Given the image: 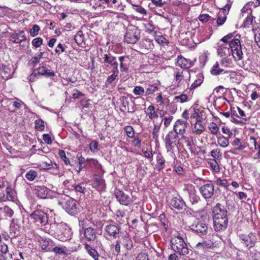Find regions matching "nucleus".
I'll use <instances>...</instances> for the list:
<instances>
[{
  "mask_svg": "<svg viewBox=\"0 0 260 260\" xmlns=\"http://www.w3.org/2000/svg\"><path fill=\"white\" fill-rule=\"evenodd\" d=\"M190 229L199 235H204L207 234L208 227L204 221L196 219L190 225Z\"/></svg>",
  "mask_w": 260,
  "mask_h": 260,
  "instance_id": "9d476101",
  "label": "nucleus"
},
{
  "mask_svg": "<svg viewBox=\"0 0 260 260\" xmlns=\"http://www.w3.org/2000/svg\"><path fill=\"white\" fill-rule=\"evenodd\" d=\"M178 135L173 131H170L166 135L165 139L166 148L167 151H171L177 146Z\"/></svg>",
  "mask_w": 260,
  "mask_h": 260,
  "instance_id": "6e6552de",
  "label": "nucleus"
},
{
  "mask_svg": "<svg viewBox=\"0 0 260 260\" xmlns=\"http://www.w3.org/2000/svg\"><path fill=\"white\" fill-rule=\"evenodd\" d=\"M235 32L230 33L223 37L220 41L227 43L231 49L232 55L236 61H240L243 58L242 46L239 39L235 38Z\"/></svg>",
  "mask_w": 260,
  "mask_h": 260,
  "instance_id": "7ed1b4c3",
  "label": "nucleus"
},
{
  "mask_svg": "<svg viewBox=\"0 0 260 260\" xmlns=\"http://www.w3.org/2000/svg\"><path fill=\"white\" fill-rule=\"evenodd\" d=\"M185 205L181 197H174L170 201V205L172 209L177 210H182Z\"/></svg>",
  "mask_w": 260,
  "mask_h": 260,
  "instance_id": "dca6fc26",
  "label": "nucleus"
},
{
  "mask_svg": "<svg viewBox=\"0 0 260 260\" xmlns=\"http://www.w3.org/2000/svg\"><path fill=\"white\" fill-rule=\"evenodd\" d=\"M227 213L226 208L220 203L216 204L213 208V228L215 231L222 232L226 229L228 223Z\"/></svg>",
  "mask_w": 260,
  "mask_h": 260,
  "instance_id": "f257e3e1",
  "label": "nucleus"
},
{
  "mask_svg": "<svg viewBox=\"0 0 260 260\" xmlns=\"http://www.w3.org/2000/svg\"><path fill=\"white\" fill-rule=\"evenodd\" d=\"M26 39L25 32L23 30L19 31L17 33L11 34L10 40L15 43H20Z\"/></svg>",
  "mask_w": 260,
  "mask_h": 260,
  "instance_id": "a211bd4d",
  "label": "nucleus"
},
{
  "mask_svg": "<svg viewBox=\"0 0 260 260\" xmlns=\"http://www.w3.org/2000/svg\"><path fill=\"white\" fill-rule=\"evenodd\" d=\"M74 40L78 44H81L83 41V35L81 30L78 31L74 37Z\"/></svg>",
  "mask_w": 260,
  "mask_h": 260,
  "instance_id": "5fc2aeb1",
  "label": "nucleus"
},
{
  "mask_svg": "<svg viewBox=\"0 0 260 260\" xmlns=\"http://www.w3.org/2000/svg\"><path fill=\"white\" fill-rule=\"evenodd\" d=\"M217 53L221 57H225L230 55L232 51L231 49L228 46L227 43L220 41L218 43Z\"/></svg>",
  "mask_w": 260,
  "mask_h": 260,
  "instance_id": "f3484780",
  "label": "nucleus"
},
{
  "mask_svg": "<svg viewBox=\"0 0 260 260\" xmlns=\"http://www.w3.org/2000/svg\"><path fill=\"white\" fill-rule=\"evenodd\" d=\"M124 130L128 137L132 138L134 137L135 131L132 126L127 125L125 126Z\"/></svg>",
  "mask_w": 260,
  "mask_h": 260,
  "instance_id": "3c124183",
  "label": "nucleus"
},
{
  "mask_svg": "<svg viewBox=\"0 0 260 260\" xmlns=\"http://www.w3.org/2000/svg\"><path fill=\"white\" fill-rule=\"evenodd\" d=\"M217 141L218 144L221 147H226L229 145V138H225L224 136H220L217 138Z\"/></svg>",
  "mask_w": 260,
  "mask_h": 260,
  "instance_id": "4c0bfd02",
  "label": "nucleus"
},
{
  "mask_svg": "<svg viewBox=\"0 0 260 260\" xmlns=\"http://www.w3.org/2000/svg\"><path fill=\"white\" fill-rule=\"evenodd\" d=\"M174 81L177 87L184 89L188 86L190 74L187 71H183L176 69L174 73Z\"/></svg>",
  "mask_w": 260,
  "mask_h": 260,
  "instance_id": "423d86ee",
  "label": "nucleus"
},
{
  "mask_svg": "<svg viewBox=\"0 0 260 260\" xmlns=\"http://www.w3.org/2000/svg\"><path fill=\"white\" fill-rule=\"evenodd\" d=\"M214 183L217 185L224 187H227L229 186L228 181L225 179L217 178L214 181Z\"/></svg>",
  "mask_w": 260,
  "mask_h": 260,
  "instance_id": "603ef678",
  "label": "nucleus"
},
{
  "mask_svg": "<svg viewBox=\"0 0 260 260\" xmlns=\"http://www.w3.org/2000/svg\"><path fill=\"white\" fill-rule=\"evenodd\" d=\"M152 4L155 5L156 7H160L163 9V10L165 9V5H166L167 3L165 1H162V0H151Z\"/></svg>",
  "mask_w": 260,
  "mask_h": 260,
  "instance_id": "052dcab7",
  "label": "nucleus"
},
{
  "mask_svg": "<svg viewBox=\"0 0 260 260\" xmlns=\"http://www.w3.org/2000/svg\"><path fill=\"white\" fill-rule=\"evenodd\" d=\"M84 248L87 253L92 257L94 260H98L99 254L97 251L87 243L84 244Z\"/></svg>",
  "mask_w": 260,
  "mask_h": 260,
  "instance_id": "cd10ccee",
  "label": "nucleus"
},
{
  "mask_svg": "<svg viewBox=\"0 0 260 260\" xmlns=\"http://www.w3.org/2000/svg\"><path fill=\"white\" fill-rule=\"evenodd\" d=\"M223 72L224 73H227L226 71H224L223 69L219 68V65L218 62H216V64L213 66L211 70V73L213 75H217Z\"/></svg>",
  "mask_w": 260,
  "mask_h": 260,
  "instance_id": "a19ab883",
  "label": "nucleus"
},
{
  "mask_svg": "<svg viewBox=\"0 0 260 260\" xmlns=\"http://www.w3.org/2000/svg\"><path fill=\"white\" fill-rule=\"evenodd\" d=\"M93 186L99 192L104 191L106 188L105 180L101 177L95 178L93 182Z\"/></svg>",
  "mask_w": 260,
  "mask_h": 260,
  "instance_id": "5701e85b",
  "label": "nucleus"
},
{
  "mask_svg": "<svg viewBox=\"0 0 260 260\" xmlns=\"http://www.w3.org/2000/svg\"><path fill=\"white\" fill-rule=\"evenodd\" d=\"M146 112L147 115L152 121L153 123L159 122L158 115L155 110V107L153 105L148 106Z\"/></svg>",
  "mask_w": 260,
  "mask_h": 260,
  "instance_id": "4be33fe9",
  "label": "nucleus"
},
{
  "mask_svg": "<svg viewBox=\"0 0 260 260\" xmlns=\"http://www.w3.org/2000/svg\"><path fill=\"white\" fill-rule=\"evenodd\" d=\"M183 191L187 192L189 197V201L192 205L197 204L200 201V197L193 192L194 187L192 185L190 184L184 185Z\"/></svg>",
  "mask_w": 260,
  "mask_h": 260,
  "instance_id": "f8f14e48",
  "label": "nucleus"
},
{
  "mask_svg": "<svg viewBox=\"0 0 260 260\" xmlns=\"http://www.w3.org/2000/svg\"><path fill=\"white\" fill-rule=\"evenodd\" d=\"M201 113L200 112L199 109H194L193 112L190 117V122L191 124L196 123V121L199 122L201 121L200 117Z\"/></svg>",
  "mask_w": 260,
  "mask_h": 260,
  "instance_id": "72a5a7b5",
  "label": "nucleus"
},
{
  "mask_svg": "<svg viewBox=\"0 0 260 260\" xmlns=\"http://www.w3.org/2000/svg\"><path fill=\"white\" fill-rule=\"evenodd\" d=\"M162 122V120H159V122L156 123H153L154 125V128L152 132L153 137L155 136H157V134L159 131L160 126Z\"/></svg>",
  "mask_w": 260,
  "mask_h": 260,
  "instance_id": "13d9d810",
  "label": "nucleus"
},
{
  "mask_svg": "<svg viewBox=\"0 0 260 260\" xmlns=\"http://www.w3.org/2000/svg\"><path fill=\"white\" fill-rule=\"evenodd\" d=\"M141 37V30L137 27L130 25L126 28L124 37V42L127 44L136 43Z\"/></svg>",
  "mask_w": 260,
  "mask_h": 260,
  "instance_id": "0eeeda50",
  "label": "nucleus"
},
{
  "mask_svg": "<svg viewBox=\"0 0 260 260\" xmlns=\"http://www.w3.org/2000/svg\"><path fill=\"white\" fill-rule=\"evenodd\" d=\"M173 119V116L169 115L168 117H165L163 119H161L160 120H162V121H164V125H165V128H166L170 125Z\"/></svg>",
  "mask_w": 260,
  "mask_h": 260,
  "instance_id": "338daca9",
  "label": "nucleus"
},
{
  "mask_svg": "<svg viewBox=\"0 0 260 260\" xmlns=\"http://www.w3.org/2000/svg\"><path fill=\"white\" fill-rule=\"evenodd\" d=\"M112 74L110 76H109L106 81L105 84L107 86L112 84L113 81L116 79V77L119 74V73H117L116 70L115 71H112Z\"/></svg>",
  "mask_w": 260,
  "mask_h": 260,
  "instance_id": "79ce46f5",
  "label": "nucleus"
},
{
  "mask_svg": "<svg viewBox=\"0 0 260 260\" xmlns=\"http://www.w3.org/2000/svg\"><path fill=\"white\" fill-rule=\"evenodd\" d=\"M133 93L136 95L142 96L145 93V88L141 86H136L133 89Z\"/></svg>",
  "mask_w": 260,
  "mask_h": 260,
  "instance_id": "37998d69",
  "label": "nucleus"
},
{
  "mask_svg": "<svg viewBox=\"0 0 260 260\" xmlns=\"http://www.w3.org/2000/svg\"><path fill=\"white\" fill-rule=\"evenodd\" d=\"M208 128L210 133L214 135H216L219 131V127L214 122L210 123Z\"/></svg>",
  "mask_w": 260,
  "mask_h": 260,
  "instance_id": "4d7b16f0",
  "label": "nucleus"
},
{
  "mask_svg": "<svg viewBox=\"0 0 260 260\" xmlns=\"http://www.w3.org/2000/svg\"><path fill=\"white\" fill-rule=\"evenodd\" d=\"M43 42V39L40 37H38L34 39L31 42V44L34 47L38 48L42 45Z\"/></svg>",
  "mask_w": 260,
  "mask_h": 260,
  "instance_id": "680f3d73",
  "label": "nucleus"
},
{
  "mask_svg": "<svg viewBox=\"0 0 260 260\" xmlns=\"http://www.w3.org/2000/svg\"><path fill=\"white\" fill-rule=\"evenodd\" d=\"M188 96L185 94H181L179 95L175 96L174 101L176 103H183L187 101Z\"/></svg>",
  "mask_w": 260,
  "mask_h": 260,
  "instance_id": "c03bdc74",
  "label": "nucleus"
},
{
  "mask_svg": "<svg viewBox=\"0 0 260 260\" xmlns=\"http://www.w3.org/2000/svg\"><path fill=\"white\" fill-rule=\"evenodd\" d=\"M203 75L201 74H199L197 76V79H196L193 83L191 85L190 87V90L193 89L201 85L203 81Z\"/></svg>",
  "mask_w": 260,
  "mask_h": 260,
  "instance_id": "58836bf2",
  "label": "nucleus"
},
{
  "mask_svg": "<svg viewBox=\"0 0 260 260\" xmlns=\"http://www.w3.org/2000/svg\"><path fill=\"white\" fill-rule=\"evenodd\" d=\"M104 59V63H107L111 64L114 60H116V58L111 54H105Z\"/></svg>",
  "mask_w": 260,
  "mask_h": 260,
  "instance_id": "e2e57ef3",
  "label": "nucleus"
},
{
  "mask_svg": "<svg viewBox=\"0 0 260 260\" xmlns=\"http://www.w3.org/2000/svg\"><path fill=\"white\" fill-rule=\"evenodd\" d=\"M141 46L142 49H143L146 51H149L153 49L154 45L152 40L149 39H146L142 41L141 43Z\"/></svg>",
  "mask_w": 260,
  "mask_h": 260,
  "instance_id": "7c9ffc66",
  "label": "nucleus"
},
{
  "mask_svg": "<svg viewBox=\"0 0 260 260\" xmlns=\"http://www.w3.org/2000/svg\"><path fill=\"white\" fill-rule=\"evenodd\" d=\"M78 160L79 161V170L77 171L78 173H79V172L84 168L86 167V161L87 160H86L84 157L82 156V155H80V156H78Z\"/></svg>",
  "mask_w": 260,
  "mask_h": 260,
  "instance_id": "de8ad7c7",
  "label": "nucleus"
},
{
  "mask_svg": "<svg viewBox=\"0 0 260 260\" xmlns=\"http://www.w3.org/2000/svg\"><path fill=\"white\" fill-rule=\"evenodd\" d=\"M205 130V127L202 125L201 121L199 122L196 121V123H194V128L192 130L193 133L200 135L204 132Z\"/></svg>",
  "mask_w": 260,
  "mask_h": 260,
  "instance_id": "473e14b6",
  "label": "nucleus"
},
{
  "mask_svg": "<svg viewBox=\"0 0 260 260\" xmlns=\"http://www.w3.org/2000/svg\"><path fill=\"white\" fill-rule=\"evenodd\" d=\"M177 64L181 68L188 69L194 65L193 61L180 55L177 57Z\"/></svg>",
  "mask_w": 260,
  "mask_h": 260,
  "instance_id": "6ab92c4d",
  "label": "nucleus"
},
{
  "mask_svg": "<svg viewBox=\"0 0 260 260\" xmlns=\"http://www.w3.org/2000/svg\"><path fill=\"white\" fill-rule=\"evenodd\" d=\"M199 190L202 196L205 199H207L210 198L213 196L214 187L212 183H209L201 186Z\"/></svg>",
  "mask_w": 260,
  "mask_h": 260,
  "instance_id": "ddd939ff",
  "label": "nucleus"
},
{
  "mask_svg": "<svg viewBox=\"0 0 260 260\" xmlns=\"http://www.w3.org/2000/svg\"><path fill=\"white\" fill-rule=\"evenodd\" d=\"M241 243L248 249L254 247L256 242L257 238L255 235L250 233L249 234H241L239 235Z\"/></svg>",
  "mask_w": 260,
  "mask_h": 260,
  "instance_id": "1a4fd4ad",
  "label": "nucleus"
},
{
  "mask_svg": "<svg viewBox=\"0 0 260 260\" xmlns=\"http://www.w3.org/2000/svg\"><path fill=\"white\" fill-rule=\"evenodd\" d=\"M232 145L235 147V150H229V152L232 154H237L235 150L241 151L246 147L245 144L241 143L239 138H236L232 142Z\"/></svg>",
  "mask_w": 260,
  "mask_h": 260,
  "instance_id": "a878e982",
  "label": "nucleus"
},
{
  "mask_svg": "<svg viewBox=\"0 0 260 260\" xmlns=\"http://www.w3.org/2000/svg\"><path fill=\"white\" fill-rule=\"evenodd\" d=\"M213 247V242L208 241V240H203L201 242H198L194 246V248L198 250H203L207 248H211Z\"/></svg>",
  "mask_w": 260,
  "mask_h": 260,
  "instance_id": "bb28decb",
  "label": "nucleus"
},
{
  "mask_svg": "<svg viewBox=\"0 0 260 260\" xmlns=\"http://www.w3.org/2000/svg\"><path fill=\"white\" fill-rule=\"evenodd\" d=\"M0 210H2L4 212L5 216L10 217H12L14 213L12 209L7 206H4V207H0Z\"/></svg>",
  "mask_w": 260,
  "mask_h": 260,
  "instance_id": "864d4df0",
  "label": "nucleus"
},
{
  "mask_svg": "<svg viewBox=\"0 0 260 260\" xmlns=\"http://www.w3.org/2000/svg\"><path fill=\"white\" fill-rule=\"evenodd\" d=\"M211 155L213 157V159H220L222 157V153L218 148L213 149L211 152Z\"/></svg>",
  "mask_w": 260,
  "mask_h": 260,
  "instance_id": "a18cd8bd",
  "label": "nucleus"
},
{
  "mask_svg": "<svg viewBox=\"0 0 260 260\" xmlns=\"http://www.w3.org/2000/svg\"><path fill=\"white\" fill-rule=\"evenodd\" d=\"M35 193L41 199L47 198L50 190L45 186H37L34 190Z\"/></svg>",
  "mask_w": 260,
  "mask_h": 260,
  "instance_id": "412c9836",
  "label": "nucleus"
},
{
  "mask_svg": "<svg viewBox=\"0 0 260 260\" xmlns=\"http://www.w3.org/2000/svg\"><path fill=\"white\" fill-rule=\"evenodd\" d=\"M171 249L180 255H185L189 253V249L183 239L179 236H175L170 241Z\"/></svg>",
  "mask_w": 260,
  "mask_h": 260,
  "instance_id": "20e7f679",
  "label": "nucleus"
},
{
  "mask_svg": "<svg viewBox=\"0 0 260 260\" xmlns=\"http://www.w3.org/2000/svg\"><path fill=\"white\" fill-rule=\"evenodd\" d=\"M211 170L215 172L218 173L220 171V167L217 160L215 159H210L208 162Z\"/></svg>",
  "mask_w": 260,
  "mask_h": 260,
  "instance_id": "e433bc0d",
  "label": "nucleus"
},
{
  "mask_svg": "<svg viewBox=\"0 0 260 260\" xmlns=\"http://www.w3.org/2000/svg\"><path fill=\"white\" fill-rule=\"evenodd\" d=\"M45 231L62 242L71 239L72 235L71 229L64 223L51 224L49 229H45Z\"/></svg>",
  "mask_w": 260,
  "mask_h": 260,
  "instance_id": "f03ea898",
  "label": "nucleus"
},
{
  "mask_svg": "<svg viewBox=\"0 0 260 260\" xmlns=\"http://www.w3.org/2000/svg\"><path fill=\"white\" fill-rule=\"evenodd\" d=\"M114 194L117 200L122 205L128 206L133 202L131 198L122 190L116 189Z\"/></svg>",
  "mask_w": 260,
  "mask_h": 260,
  "instance_id": "4468645a",
  "label": "nucleus"
},
{
  "mask_svg": "<svg viewBox=\"0 0 260 260\" xmlns=\"http://www.w3.org/2000/svg\"><path fill=\"white\" fill-rule=\"evenodd\" d=\"M231 121L236 124H246L248 121L247 118H243L240 119L239 116L237 114V110H236L235 107H231Z\"/></svg>",
  "mask_w": 260,
  "mask_h": 260,
  "instance_id": "aec40b11",
  "label": "nucleus"
},
{
  "mask_svg": "<svg viewBox=\"0 0 260 260\" xmlns=\"http://www.w3.org/2000/svg\"><path fill=\"white\" fill-rule=\"evenodd\" d=\"M40 30V28L38 25H34L32 28L29 31L30 36L32 37L37 36L38 35Z\"/></svg>",
  "mask_w": 260,
  "mask_h": 260,
  "instance_id": "bf43d9fd",
  "label": "nucleus"
},
{
  "mask_svg": "<svg viewBox=\"0 0 260 260\" xmlns=\"http://www.w3.org/2000/svg\"><path fill=\"white\" fill-rule=\"evenodd\" d=\"M105 231L109 236L116 238L119 233V229L116 225L114 224H110L107 225L105 228Z\"/></svg>",
  "mask_w": 260,
  "mask_h": 260,
  "instance_id": "b1692460",
  "label": "nucleus"
},
{
  "mask_svg": "<svg viewBox=\"0 0 260 260\" xmlns=\"http://www.w3.org/2000/svg\"><path fill=\"white\" fill-rule=\"evenodd\" d=\"M86 184L85 183L82 182L80 184L73 185L72 187L74 188L73 190L76 192L84 194L86 190Z\"/></svg>",
  "mask_w": 260,
  "mask_h": 260,
  "instance_id": "f704fd0d",
  "label": "nucleus"
},
{
  "mask_svg": "<svg viewBox=\"0 0 260 260\" xmlns=\"http://www.w3.org/2000/svg\"><path fill=\"white\" fill-rule=\"evenodd\" d=\"M254 17L252 15L248 16L245 19L243 25L245 27H248L252 24Z\"/></svg>",
  "mask_w": 260,
  "mask_h": 260,
  "instance_id": "0e129e2a",
  "label": "nucleus"
},
{
  "mask_svg": "<svg viewBox=\"0 0 260 260\" xmlns=\"http://www.w3.org/2000/svg\"><path fill=\"white\" fill-rule=\"evenodd\" d=\"M145 95H149L153 94L159 89L158 84L154 83L153 84H146L145 87Z\"/></svg>",
  "mask_w": 260,
  "mask_h": 260,
  "instance_id": "c85d7f7f",
  "label": "nucleus"
},
{
  "mask_svg": "<svg viewBox=\"0 0 260 260\" xmlns=\"http://www.w3.org/2000/svg\"><path fill=\"white\" fill-rule=\"evenodd\" d=\"M254 39L257 46L260 48V29L254 30Z\"/></svg>",
  "mask_w": 260,
  "mask_h": 260,
  "instance_id": "774afa93",
  "label": "nucleus"
},
{
  "mask_svg": "<svg viewBox=\"0 0 260 260\" xmlns=\"http://www.w3.org/2000/svg\"><path fill=\"white\" fill-rule=\"evenodd\" d=\"M6 192L8 200L11 201H14V197L13 196L14 192L13 191L12 188L11 187H7L6 188Z\"/></svg>",
  "mask_w": 260,
  "mask_h": 260,
  "instance_id": "69168bd1",
  "label": "nucleus"
},
{
  "mask_svg": "<svg viewBox=\"0 0 260 260\" xmlns=\"http://www.w3.org/2000/svg\"><path fill=\"white\" fill-rule=\"evenodd\" d=\"M84 235L85 239L88 241L94 240L96 237L94 230L90 227L87 228L84 230Z\"/></svg>",
  "mask_w": 260,
  "mask_h": 260,
  "instance_id": "393cba45",
  "label": "nucleus"
},
{
  "mask_svg": "<svg viewBox=\"0 0 260 260\" xmlns=\"http://www.w3.org/2000/svg\"><path fill=\"white\" fill-rule=\"evenodd\" d=\"M38 176V172L34 170H29L25 174V178L29 181H33Z\"/></svg>",
  "mask_w": 260,
  "mask_h": 260,
  "instance_id": "ea45409f",
  "label": "nucleus"
},
{
  "mask_svg": "<svg viewBox=\"0 0 260 260\" xmlns=\"http://www.w3.org/2000/svg\"><path fill=\"white\" fill-rule=\"evenodd\" d=\"M30 217L33 222L38 226H44L45 229H49L50 225L48 223L47 214L41 210H36L30 215Z\"/></svg>",
  "mask_w": 260,
  "mask_h": 260,
  "instance_id": "39448f33",
  "label": "nucleus"
},
{
  "mask_svg": "<svg viewBox=\"0 0 260 260\" xmlns=\"http://www.w3.org/2000/svg\"><path fill=\"white\" fill-rule=\"evenodd\" d=\"M123 245L127 250L131 249L133 247L132 240L127 237H125L123 238Z\"/></svg>",
  "mask_w": 260,
  "mask_h": 260,
  "instance_id": "8fccbe9b",
  "label": "nucleus"
},
{
  "mask_svg": "<svg viewBox=\"0 0 260 260\" xmlns=\"http://www.w3.org/2000/svg\"><path fill=\"white\" fill-rule=\"evenodd\" d=\"M187 122L186 121L177 120L173 127V132L177 134V135H183L185 132L186 128H187Z\"/></svg>",
  "mask_w": 260,
  "mask_h": 260,
  "instance_id": "2eb2a0df",
  "label": "nucleus"
},
{
  "mask_svg": "<svg viewBox=\"0 0 260 260\" xmlns=\"http://www.w3.org/2000/svg\"><path fill=\"white\" fill-rule=\"evenodd\" d=\"M35 128L38 131H42L45 128L44 121L41 119L35 121Z\"/></svg>",
  "mask_w": 260,
  "mask_h": 260,
  "instance_id": "49530a36",
  "label": "nucleus"
},
{
  "mask_svg": "<svg viewBox=\"0 0 260 260\" xmlns=\"http://www.w3.org/2000/svg\"><path fill=\"white\" fill-rule=\"evenodd\" d=\"M64 208L66 212L72 215L77 214L79 211L76 201L70 198H69L68 199L66 200Z\"/></svg>",
  "mask_w": 260,
  "mask_h": 260,
  "instance_id": "9b49d317",
  "label": "nucleus"
},
{
  "mask_svg": "<svg viewBox=\"0 0 260 260\" xmlns=\"http://www.w3.org/2000/svg\"><path fill=\"white\" fill-rule=\"evenodd\" d=\"M181 139L184 141V143L186 145V147L188 148L191 153H193V150L192 148V145L193 144L192 142L190 141L189 137L185 136H183L181 137Z\"/></svg>",
  "mask_w": 260,
  "mask_h": 260,
  "instance_id": "09e8293b",
  "label": "nucleus"
},
{
  "mask_svg": "<svg viewBox=\"0 0 260 260\" xmlns=\"http://www.w3.org/2000/svg\"><path fill=\"white\" fill-rule=\"evenodd\" d=\"M156 160L155 168L157 171H160L165 167V159L161 155H158L157 156Z\"/></svg>",
  "mask_w": 260,
  "mask_h": 260,
  "instance_id": "c9c22d12",
  "label": "nucleus"
},
{
  "mask_svg": "<svg viewBox=\"0 0 260 260\" xmlns=\"http://www.w3.org/2000/svg\"><path fill=\"white\" fill-rule=\"evenodd\" d=\"M43 165L45 169H52L54 171V173L57 174L58 172V165L55 162H53L49 160L48 162H43Z\"/></svg>",
  "mask_w": 260,
  "mask_h": 260,
  "instance_id": "2f4dec72",
  "label": "nucleus"
},
{
  "mask_svg": "<svg viewBox=\"0 0 260 260\" xmlns=\"http://www.w3.org/2000/svg\"><path fill=\"white\" fill-rule=\"evenodd\" d=\"M132 6L134 8V9L137 12L139 13L140 14L144 15H146L147 14L146 10L139 5H136L134 4H132Z\"/></svg>",
  "mask_w": 260,
  "mask_h": 260,
  "instance_id": "6e6d98bb",
  "label": "nucleus"
},
{
  "mask_svg": "<svg viewBox=\"0 0 260 260\" xmlns=\"http://www.w3.org/2000/svg\"><path fill=\"white\" fill-rule=\"evenodd\" d=\"M3 77L7 79L12 78L14 73L13 66L10 64L5 66L3 68Z\"/></svg>",
  "mask_w": 260,
  "mask_h": 260,
  "instance_id": "c756f323",
  "label": "nucleus"
}]
</instances>
